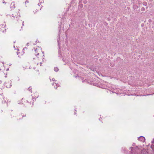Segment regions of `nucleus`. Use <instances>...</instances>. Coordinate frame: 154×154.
<instances>
[{"instance_id": "f257e3e1", "label": "nucleus", "mask_w": 154, "mask_h": 154, "mask_svg": "<svg viewBox=\"0 0 154 154\" xmlns=\"http://www.w3.org/2000/svg\"><path fill=\"white\" fill-rule=\"evenodd\" d=\"M5 84L6 85V87L7 88H10L11 85V82H6Z\"/></svg>"}, {"instance_id": "f03ea898", "label": "nucleus", "mask_w": 154, "mask_h": 154, "mask_svg": "<svg viewBox=\"0 0 154 154\" xmlns=\"http://www.w3.org/2000/svg\"><path fill=\"white\" fill-rule=\"evenodd\" d=\"M138 139L144 142L145 140V138L143 136H140L138 138Z\"/></svg>"}, {"instance_id": "7ed1b4c3", "label": "nucleus", "mask_w": 154, "mask_h": 154, "mask_svg": "<svg viewBox=\"0 0 154 154\" xmlns=\"http://www.w3.org/2000/svg\"><path fill=\"white\" fill-rule=\"evenodd\" d=\"M38 50H39V52H41V50L40 49V48H38V49H37L36 50H35V52L36 53L38 52Z\"/></svg>"}, {"instance_id": "20e7f679", "label": "nucleus", "mask_w": 154, "mask_h": 154, "mask_svg": "<svg viewBox=\"0 0 154 154\" xmlns=\"http://www.w3.org/2000/svg\"><path fill=\"white\" fill-rule=\"evenodd\" d=\"M58 69L57 67H55L54 68V70L55 71V72H57V71H58Z\"/></svg>"}, {"instance_id": "39448f33", "label": "nucleus", "mask_w": 154, "mask_h": 154, "mask_svg": "<svg viewBox=\"0 0 154 154\" xmlns=\"http://www.w3.org/2000/svg\"><path fill=\"white\" fill-rule=\"evenodd\" d=\"M3 88V85L2 83L0 84V89H2Z\"/></svg>"}, {"instance_id": "423d86ee", "label": "nucleus", "mask_w": 154, "mask_h": 154, "mask_svg": "<svg viewBox=\"0 0 154 154\" xmlns=\"http://www.w3.org/2000/svg\"><path fill=\"white\" fill-rule=\"evenodd\" d=\"M52 85H54V87L55 86V85H56L57 87L59 86V84H57L56 83L55 84L53 83Z\"/></svg>"}, {"instance_id": "0eeeda50", "label": "nucleus", "mask_w": 154, "mask_h": 154, "mask_svg": "<svg viewBox=\"0 0 154 154\" xmlns=\"http://www.w3.org/2000/svg\"><path fill=\"white\" fill-rule=\"evenodd\" d=\"M13 5L14 6V2H13V3H11V5Z\"/></svg>"}, {"instance_id": "6e6552de", "label": "nucleus", "mask_w": 154, "mask_h": 154, "mask_svg": "<svg viewBox=\"0 0 154 154\" xmlns=\"http://www.w3.org/2000/svg\"><path fill=\"white\" fill-rule=\"evenodd\" d=\"M52 81H55V79H52Z\"/></svg>"}, {"instance_id": "1a4fd4ad", "label": "nucleus", "mask_w": 154, "mask_h": 154, "mask_svg": "<svg viewBox=\"0 0 154 154\" xmlns=\"http://www.w3.org/2000/svg\"><path fill=\"white\" fill-rule=\"evenodd\" d=\"M39 53H37V54H36L37 55H39Z\"/></svg>"}, {"instance_id": "9d476101", "label": "nucleus", "mask_w": 154, "mask_h": 154, "mask_svg": "<svg viewBox=\"0 0 154 154\" xmlns=\"http://www.w3.org/2000/svg\"><path fill=\"white\" fill-rule=\"evenodd\" d=\"M1 83H2V82H1V81H0V84H1Z\"/></svg>"}, {"instance_id": "9b49d317", "label": "nucleus", "mask_w": 154, "mask_h": 154, "mask_svg": "<svg viewBox=\"0 0 154 154\" xmlns=\"http://www.w3.org/2000/svg\"><path fill=\"white\" fill-rule=\"evenodd\" d=\"M26 2H28L27 1H26L25 2V3H26Z\"/></svg>"}, {"instance_id": "f8f14e48", "label": "nucleus", "mask_w": 154, "mask_h": 154, "mask_svg": "<svg viewBox=\"0 0 154 154\" xmlns=\"http://www.w3.org/2000/svg\"><path fill=\"white\" fill-rule=\"evenodd\" d=\"M23 22H23V25H24Z\"/></svg>"}]
</instances>
